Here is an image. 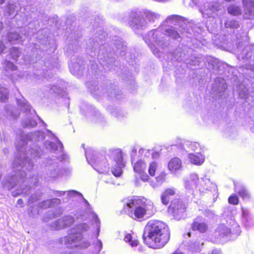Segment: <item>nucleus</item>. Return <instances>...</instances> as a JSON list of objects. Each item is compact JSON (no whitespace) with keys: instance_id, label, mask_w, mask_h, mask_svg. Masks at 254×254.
Masks as SVG:
<instances>
[{"instance_id":"nucleus-33","label":"nucleus","mask_w":254,"mask_h":254,"mask_svg":"<svg viewBox=\"0 0 254 254\" xmlns=\"http://www.w3.org/2000/svg\"><path fill=\"white\" fill-rule=\"evenodd\" d=\"M200 186L203 191L204 190H208L210 191H212L213 190L215 191L216 189V185L211 182L210 179L206 177L201 179Z\"/></svg>"},{"instance_id":"nucleus-40","label":"nucleus","mask_w":254,"mask_h":254,"mask_svg":"<svg viewBox=\"0 0 254 254\" xmlns=\"http://www.w3.org/2000/svg\"><path fill=\"white\" fill-rule=\"evenodd\" d=\"M237 90L238 91L239 96L241 98L246 99L248 94V89L243 83L237 86Z\"/></svg>"},{"instance_id":"nucleus-63","label":"nucleus","mask_w":254,"mask_h":254,"mask_svg":"<svg viewBox=\"0 0 254 254\" xmlns=\"http://www.w3.org/2000/svg\"><path fill=\"white\" fill-rule=\"evenodd\" d=\"M65 193V191H56L55 192V194L58 196L63 195Z\"/></svg>"},{"instance_id":"nucleus-28","label":"nucleus","mask_w":254,"mask_h":254,"mask_svg":"<svg viewBox=\"0 0 254 254\" xmlns=\"http://www.w3.org/2000/svg\"><path fill=\"white\" fill-rule=\"evenodd\" d=\"M188 160L189 162L196 166L201 165L205 159L204 156L199 152L194 153H189L188 154Z\"/></svg>"},{"instance_id":"nucleus-46","label":"nucleus","mask_w":254,"mask_h":254,"mask_svg":"<svg viewBox=\"0 0 254 254\" xmlns=\"http://www.w3.org/2000/svg\"><path fill=\"white\" fill-rule=\"evenodd\" d=\"M187 64L190 65H199L201 62V58L200 57H192L190 60L184 61Z\"/></svg>"},{"instance_id":"nucleus-7","label":"nucleus","mask_w":254,"mask_h":254,"mask_svg":"<svg viewBox=\"0 0 254 254\" xmlns=\"http://www.w3.org/2000/svg\"><path fill=\"white\" fill-rule=\"evenodd\" d=\"M207 61L208 68L212 70L214 74L220 75H222L223 74L225 75V76L217 77L212 87V90L216 95V97H222L223 93L227 87L226 79H231V77H229V75H227L225 73V68L228 67V65L215 59H210Z\"/></svg>"},{"instance_id":"nucleus-38","label":"nucleus","mask_w":254,"mask_h":254,"mask_svg":"<svg viewBox=\"0 0 254 254\" xmlns=\"http://www.w3.org/2000/svg\"><path fill=\"white\" fill-rule=\"evenodd\" d=\"M224 26L226 28L237 29L240 27V22L232 18H227L224 20Z\"/></svg>"},{"instance_id":"nucleus-36","label":"nucleus","mask_w":254,"mask_h":254,"mask_svg":"<svg viewBox=\"0 0 254 254\" xmlns=\"http://www.w3.org/2000/svg\"><path fill=\"white\" fill-rule=\"evenodd\" d=\"M228 13L234 16H238L242 14V9L240 5L231 4L227 8Z\"/></svg>"},{"instance_id":"nucleus-5","label":"nucleus","mask_w":254,"mask_h":254,"mask_svg":"<svg viewBox=\"0 0 254 254\" xmlns=\"http://www.w3.org/2000/svg\"><path fill=\"white\" fill-rule=\"evenodd\" d=\"M143 239L149 247L160 249L164 247L170 239V232L164 222L150 221L145 227Z\"/></svg>"},{"instance_id":"nucleus-1","label":"nucleus","mask_w":254,"mask_h":254,"mask_svg":"<svg viewBox=\"0 0 254 254\" xmlns=\"http://www.w3.org/2000/svg\"><path fill=\"white\" fill-rule=\"evenodd\" d=\"M45 138V133L42 131H36L33 133L25 134L22 130L17 135L16 148L17 155L12 163L13 171L2 182L4 187L8 190H11L17 185H19L20 190L13 192L15 196L20 194H28L31 187L27 186L25 177L27 175L26 171H31L34 166L33 159L36 160L39 159L43 154L41 148L37 145L28 147L27 145L28 141H40Z\"/></svg>"},{"instance_id":"nucleus-61","label":"nucleus","mask_w":254,"mask_h":254,"mask_svg":"<svg viewBox=\"0 0 254 254\" xmlns=\"http://www.w3.org/2000/svg\"><path fill=\"white\" fill-rule=\"evenodd\" d=\"M25 31L26 29L24 30L23 29H22L21 30H20V31L21 32L22 34L23 35L25 38H28L30 36V33L28 31L26 33Z\"/></svg>"},{"instance_id":"nucleus-31","label":"nucleus","mask_w":254,"mask_h":254,"mask_svg":"<svg viewBox=\"0 0 254 254\" xmlns=\"http://www.w3.org/2000/svg\"><path fill=\"white\" fill-rule=\"evenodd\" d=\"M65 83L63 80L60 79L58 80L57 85H54L50 88V90L53 93L62 96L65 92Z\"/></svg>"},{"instance_id":"nucleus-14","label":"nucleus","mask_w":254,"mask_h":254,"mask_svg":"<svg viewBox=\"0 0 254 254\" xmlns=\"http://www.w3.org/2000/svg\"><path fill=\"white\" fill-rule=\"evenodd\" d=\"M237 55L239 60H254V45L239 43L237 47Z\"/></svg>"},{"instance_id":"nucleus-53","label":"nucleus","mask_w":254,"mask_h":254,"mask_svg":"<svg viewBox=\"0 0 254 254\" xmlns=\"http://www.w3.org/2000/svg\"><path fill=\"white\" fill-rule=\"evenodd\" d=\"M228 202L230 204L236 205L239 203V198L236 194H232L228 198Z\"/></svg>"},{"instance_id":"nucleus-45","label":"nucleus","mask_w":254,"mask_h":254,"mask_svg":"<svg viewBox=\"0 0 254 254\" xmlns=\"http://www.w3.org/2000/svg\"><path fill=\"white\" fill-rule=\"evenodd\" d=\"M8 97V90L7 88L0 87V100L4 102L7 100Z\"/></svg>"},{"instance_id":"nucleus-12","label":"nucleus","mask_w":254,"mask_h":254,"mask_svg":"<svg viewBox=\"0 0 254 254\" xmlns=\"http://www.w3.org/2000/svg\"><path fill=\"white\" fill-rule=\"evenodd\" d=\"M137 150L133 148L131 153V160L133 165L134 172L137 174L140 177L141 180L143 182H146L149 179V176L145 172L146 168V164L145 161L142 159H140L135 162V159L134 156L136 153Z\"/></svg>"},{"instance_id":"nucleus-41","label":"nucleus","mask_w":254,"mask_h":254,"mask_svg":"<svg viewBox=\"0 0 254 254\" xmlns=\"http://www.w3.org/2000/svg\"><path fill=\"white\" fill-rule=\"evenodd\" d=\"M8 40L10 42L16 41H22L25 40V38H23L21 35L17 32H10L7 35Z\"/></svg>"},{"instance_id":"nucleus-55","label":"nucleus","mask_w":254,"mask_h":254,"mask_svg":"<svg viewBox=\"0 0 254 254\" xmlns=\"http://www.w3.org/2000/svg\"><path fill=\"white\" fill-rule=\"evenodd\" d=\"M16 5L13 3H9L7 5V13L9 15H14L15 12Z\"/></svg>"},{"instance_id":"nucleus-62","label":"nucleus","mask_w":254,"mask_h":254,"mask_svg":"<svg viewBox=\"0 0 254 254\" xmlns=\"http://www.w3.org/2000/svg\"><path fill=\"white\" fill-rule=\"evenodd\" d=\"M34 180V181L33 182V185L32 186H35L37 185V184L38 183V179L37 178V177H35V178H32V179H30L29 180V182H30V185H31V184L33 183V181Z\"/></svg>"},{"instance_id":"nucleus-39","label":"nucleus","mask_w":254,"mask_h":254,"mask_svg":"<svg viewBox=\"0 0 254 254\" xmlns=\"http://www.w3.org/2000/svg\"><path fill=\"white\" fill-rule=\"evenodd\" d=\"M6 114L9 119L15 120L19 116V112L13 106L8 105L5 107Z\"/></svg>"},{"instance_id":"nucleus-30","label":"nucleus","mask_w":254,"mask_h":254,"mask_svg":"<svg viewBox=\"0 0 254 254\" xmlns=\"http://www.w3.org/2000/svg\"><path fill=\"white\" fill-rule=\"evenodd\" d=\"M182 166V161L178 157L171 159L168 164V169L172 173H175L177 171L180 170Z\"/></svg>"},{"instance_id":"nucleus-6","label":"nucleus","mask_w":254,"mask_h":254,"mask_svg":"<svg viewBox=\"0 0 254 254\" xmlns=\"http://www.w3.org/2000/svg\"><path fill=\"white\" fill-rule=\"evenodd\" d=\"M123 211L130 217L140 219L146 216L150 217L156 212L153 203L144 197H133L125 203Z\"/></svg>"},{"instance_id":"nucleus-27","label":"nucleus","mask_w":254,"mask_h":254,"mask_svg":"<svg viewBox=\"0 0 254 254\" xmlns=\"http://www.w3.org/2000/svg\"><path fill=\"white\" fill-rule=\"evenodd\" d=\"M191 228L193 231H198L200 233H204L207 230L208 226L201 217H198L192 223Z\"/></svg>"},{"instance_id":"nucleus-3","label":"nucleus","mask_w":254,"mask_h":254,"mask_svg":"<svg viewBox=\"0 0 254 254\" xmlns=\"http://www.w3.org/2000/svg\"><path fill=\"white\" fill-rule=\"evenodd\" d=\"M183 21V17L178 15H171L167 17L158 28L150 30L144 37L143 40L149 47L154 55L157 57L161 56L162 51L169 45L168 37L177 40L181 35L177 30V28L171 27L170 28L164 27L167 24L179 25Z\"/></svg>"},{"instance_id":"nucleus-18","label":"nucleus","mask_w":254,"mask_h":254,"mask_svg":"<svg viewBox=\"0 0 254 254\" xmlns=\"http://www.w3.org/2000/svg\"><path fill=\"white\" fill-rule=\"evenodd\" d=\"M244 19H254V0H242Z\"/></svg>"},{"instance_id":"nucleus-37","label":"nucleus","mask_w":254,"mask_h":254,"mask_svg":"<svg viewBox=\"0 0 254 254\" xmlns=\"http://www.w3.org/2000/svg\"><path fill=\"white\" fill-rule=\"evenodd\" d=\"M61 203V200L59 198H52L46 200L40 203L39 206L41 208L45 209L50 207H53L58 205Z\"/></svg>"},{"instance_id":"nucleus-35","label":"nucleus","mask_w":254,"mask_h":254,"mask_svg":"<svg viewBox=\"0 0 254 254\" xmlns=\"http://www.w3.org/2000/svg\"><path fill=\"white\" fill-rule=\"evenodd\" d=\"M56 64H57V63H54V64L52 65L50 61L45 62L44 65L45 68H43V71L42 72L40 71V73L42 74V76L47 78H50V74L52 73L51 70H54L55 66H56V68H58V65H56Z\"/></svg>"},{"instance_id":"nucleus-25","label":"nucleus","mask_w":254,"mask_h":254,"mask_svg":"<svg viewBox=\"0 0 254 254\" xmlns=\"http://www.w3.org/2000/svg\"><path fill=\"white\" fill-rule=\"evenodd\" d=\"M86 116L89 121L95 123L102 122L103 119V116L93 107L88 109Z\"/></svg>"},{"instance_id":"nucleus-59","label":"nucleus","mask_w":254,"mask_h":254,"mask_svg":"<svg viewBox=\"0 0 254 254\" xmlns=\"http://www.w3.org/2000/svg\"><path fill=\"white\" fill-rule=\"evenodd\" d=\"M67 195L68 197H69V198H70V197H72L73 196H82L81 194L79 192L75 191V190H73L67 191Z\"/></svg>"},{"instance_id":"nucleus-19","label":"nucleus","mask_w":254,"mask_h":254,"mask_svg":"<svg viewBox=\"0 0 254 254\" xmlns=\"http://www.w3.org/2000/svg\"><path fill=\"white\" fill-rule=\"evenodd\" d=\"M241 221L243 225L246 229L252 228L254 225V220L249 210L246 207H241Z\"/></svg>"},{"instance_id":"nucleus-56","label":"nucleus","mask_w":254,"mask_h":254,"mask_svg":"<svg viewBox=\"0 0 254 254\" xmlns=\"http://www.w3.org/2000/svg\"><path fill=\"white\" fill-rule=\"evenodd\" d=\"M95 245V252L99 253L102 250L103 245L101 240L97 239Z\"/></svg>"},{"instance_id":"nucleus-58","label":"nucleus","mask_w":254,"mask_h":254,"mask_svg":"<svg viewBox=\"0 0 254 254\" xmlns=\"http://www.w3.org/2000/svg\"><path fill=\"white\" fill-rule=\"evenodd\" d=\"M41 196V194L40 193H37L32 195L29 199V203H33L34 202L38 200Z\"/></svg>"},{"instance_id":"nucleus-34","label":"nucleus","mask_w":254,"mask_h":254,"mask_svg":"<svg viewBox=\"0 0 254 254\" xmlns=\"http://www.w3.org/2000/svg\"><path fill=\"white\" fill-rule=\"evenodd\" d=\"M235 190L243 199L248 200L250 198V194L244 185L235 184Z\"/></svg>"},{"instance_id":"nucleus-48","label":"nucleus","mask_w":254,"mask_h":254,"mask_svg":"<svg viewBox=\"0 0 254 254\" xmlns=\"http://www.w3.org/2000/svg\"><path fill=\"white\" fill-rule=\"evenodd\" d=\"M186 145L189 149L193 151H198L200 148L199 144L196 142H187Z\"/></svg>"},{"instance_id":"nucleus-16","label":"nucleus","mask_w":254,"mask_h":254,"mask_svg":"<svg viewBox=\"0 0 254 254\" xmlns=\"http://www.w3.org/2000/svg\"><path fill=\"white\" fill-rule=\"evenodd\" d=\"M74 219L70 215L65 216L51 224V227L53 230H60L70 226L74 222Z\"/></svg>"},{"instance_id":"nucleus-52","label":"nucleus","mask_w":254,"mask_h":254,"mask_svg":"<svg viewBox=\"0 0 254 254\" xmlns=\"http://www.w3.org/2000/svg\"><path fill=\"white\" fill-rule=\"evenodd\" d=\"M220 7V3L217 1H213L209 4V7L211 9V10L213 12L219 10Z\"/></svg>"},{"instance_id":"nucleus-10","label":"nucleus","mask_w":254,"mask_h":254,"mask_svg":"<svg viewBox=\"0 0 254 254\" xmlns=\"http://www.w3.org/2000/svg\"><path fill=\"white\" fill-rule=\"evenodd\" d=\"M234 210L228 209L224 213L226 223L220 225L216 230L220 238L231 239L233 236L235 237L241 233L240 227L234 219Z\"/></svg>"},{"instance_id":"nucleus-43","label":"nucleus","mask_w":254,"mask_h":254,"mask_svg":"<svg viewBox=\"0 0 254 254\" xmlns=\"http://www.w3.org/2000/svg\"><path fill=\"white\" fill-rule=\"evenodd\" d=\"M88 70L89 74H98V71L101 70V69L99 66L97 65L94 61H91L90 62V67L88 68Z\"/></svg>"},{"instance_id":"nucleus-29","label":"nucleus","mask_w":254,"mask_h":254,"mask_svg":"<svg viewBox=\"0 0 254 254\" xmlns=\"http://www.w3.org/2000/svg\"><path fill=\"white\" fill-rule=\"evenodd\" d=\"M16 101L19 107L24 112L29 113L31 115L36 114L35 111L34 110H32L31 106L22 96L20 98H16Z\"/></svg>"},{"instance_id":"nucleus-22","label":"nucleus","mask_w":254,"mask_h":254,"mask_svg":"<svg viewBox=\"0 0 254 254\" xmlns=\"http://www.w3.org/2000/svg\"><path fill=\"white\" fill-rule=\"evenodd\" d=\"M83 61L81 59L77 61H71L69 64V68L71 73L76 76L81 75L83 73L84 69Z\"/></svg>"},{"instance_id":"nucleus-51","label":"nucleus","mask_w":254,"mask_h":254,"mask_svg":"<svg viewBox=\"0 0 254 254\" xmlns=\"http://www.w3.org/2000/svg\"><path fill=\"white\" fill-rule=\"evenodd\" d=\"M4 64L5 65L4 68L6 70H15L16 69V66L12 63L6 60H5Z\"/></svg>"},{"instance_id":"nucleus-49","label":"nucleus","mask_w":254,"mask_h":254,"mask_svg":"<svg viewBox=\"0 0 254 254\" xmlns=\"http://www.w3.org/2000/svg\"><path fill=\"white\" fill-rule=\"evenodd\" d=\"M157 167L158 164L157 162L155 161H153L150 164L148 169V172L150 176H154L155 175V173L157 168Z\"/></svg>"},{"instance_id":"nucleus-8","label":"nucleus","mask_w":254,"mask_h":254,"mask_svg":"<svg viewBox=\"0 0 254 254\" xmlns=\"http://www.w3.org/2000/svg\"><path fill=\"white\" fill-rule=\"evenodd\" d=\"M89 228L88 225L86 223L77 225L72 229L71 234L59 239V243L70 249H86L90 246V242L84 238L82 233L87 231Z\"/></svg>"},{"instance_id":"nucleus-11","label":"nucleus","mask_w":254,"mask_h":254,"mask_svg":"<svg viewBox=\"0 0 254 254\" xmlns=\"http://www.w3.org/2000/svg\"><path fill=\"white\" fill-rule=\"evenodd\" d=\"M87 86L95 97L106 96L112 98L116 97L119 99V97H118L119 91L117 90L116 87L114 85H112L111 83L106 85H101L99 87L95 83L92 84L90 82H88Z\"/></svg>"},{"instance_id":"nucleus-54","label":"nucleus","mask_w":254,"mask_h":254,"mask_svg":"<svg viewBox=\"0 0 254 254\" xmlns=\"http://www.w3.org/2000/svg\"><path fill=\"white\" fill-rule=\"evenodd\" d=\"M139 154L145 158H148L151 154V152L149 150L144 149H140L138 151Z\"/></svg>"},{"instance_id":"nucleus-57","label":"nucleus","mask_w":254,"mask_h":254,"mask_svg":"<svg viewBox=\"0 0 254 254\" xmlns=\"http://www.w3.org/2000/svg\"><path fill=\"white\" fill-rule=\"evenodd\" d=\"M190 250L193 252H199L200 251V244L199 242H195L190 246Z\"/></svg>"},{"instance_id":"nucleus-4","label":"nucleus","mask_w":254,"mask_h":254,"mask_svg":"<svg viewBox=\"0 0 254 254\" xmlns=\"http://www.w3.org/2000/svg\"><path fill=\"white\" fill-rule=\"evenodd\" d=\"M86 158L90 164L99 174H107L109 172V161L113 163L111 172L115 177H120L123 173V168L125 167L123 160V153L120 149H111L106 153V156L99 155L94 150L88 149L85 151Z\"/></svg>"},{"instance_id":"nucleus-23","label":"nucleus","mask_w":254,"mask_h":254,"mask_svg":"<svg viewBox=\"0 0 254 254\" xmlns=\"http://www.w3.org/2000/svg\"><path fill=\"white\" fill-rule=\"evenodd\" d=\"M84 201L86 205L87 206V213L88 215V217L92 218L93 222L95 225V226L96 227V238H98V237L100 233V221L96 213L93 212L92 210V208L88 203V202L85 199H84Z\"/></svg>"},{"instance_id":"nucleus-60","label":"nucleus","mask_w":254,"mask_h":254,"mask_svg":"<svg viewBox=\"0 0 254 254\" xmlns=\"http://www.w3.org/2000/svg\"><path fill=\"white\" fill-rule=\"evenodd\" d=\"M204 215L208 217L212 218L214 215L213 211L208 210H206L204 212Z\"/></svg>"},{"instance_id":"nucleus-44","label":"nucleus","mask_w":254,"mask_h":254,"mask_svg":"<svg viewBox=\"0 0 254 254\" xmlns=\"http://www.w3.org/2000/svg\"><path fill=\"white\" fill-rule=\"evenodd\" d=\"M125 242L128 243L132 247H136L138 245V241L133 238L130 234H127L124 238Z\"/></svg>"},{"instance_id":"nucleus-21","label":"nucleus","mask_w":254,"mask_h":254,"mask_svg":"<svg viewBox=\"0 0 254 254\" xmlns=\"http://www.w3.org/2000/svg\"><path fill=\"white\" fill-rule=\"evenodd\" d=\"M39 43L41 45V47L40 46L36 43L35 44V49L37 50V54L38 55L39 53H42V51L38 50L39 49H42V51L46 50H49L50 52H54L56 49V46L54 41H52L51 43L48 41L47 38H44L43 39H40Z\"/></svg>"},{"instance_id":"nucleus-24","label":"nucleus","mask_w":254,"mask_h":254,"mask_svg":"<svg viewBox=\"0 0 254 254\" xmlns=\"http://www.w3.org/2000/svg\"><path fill=\"white\" fill-rule=\"evenodd\" d=\"M238 71L248 80H250L249 78H254V64H248L246 62L245 65L239 68Z\"/></svg>"},{"instance_id":"nucleus-50","label":"nucleus","mask_w":254,"mask_h":254,"mask_svg":"<svg viewBox=\"0 0 254 254\" xmlns=\"http://www.w3.org/2000/svg\"><path fill=\"white\" fill-rule=\"evenodd\" d=\"M20 51L19 50L15 47H12L10 50V56L12 59L15 61H16L17 58L19 57Z\"/></svg>"},{"instance_id":"nucleus-42","label":"nucleus","mask_w":254,"mask_h":254,"mask_svg":"<svg viewBox=\"0 0 254 254\" xmlns=\"http://www.w3.org/2000/svg\"><path fill=\"white\" fill-rule=\"evenodd\" d=\"M37 124V121L35 119L28 117L25 120L23 121L22 125L24 127H32L36 126Z\"/></svg>"},{"instance_id":"nucleus-15","label":"nucleus","mask_w":254,"mask_h":254,"mask_svg":"<svg viewBox=\"0 0 254 254\" xmlns=\"http://www.w3.org/2000/svg\"><path fill=\"white\" fill-rule=\"evenodd\" d=\"M169 211L176 219H180L185 215V206L181 200L174 199L171 201Z\"/></svg>"},{"instance_id":"nucleus-64","label":"nucleus","mask_w":254,"mask_h":254,"mask_svg":"<svg viewBox=\"0 0 254 254\" xmlns=\"http://www.w3.org/2000/svg\"><path fill=\"white\" fill-rule=\"evenodd\" d=\"M4 48L5 46L4 45L3 43L1 41H0V53L3 51Z\"/></svg>"},{"instance_id":"nucleus-20","label":"nucleus","mask_w":254,"mask_h":254,"mask_svg":"<svg viewBox=\"0 0 254 254\" xmlns=\"http://www.w3.org/2000/svg\"><path fill=\"white\" fill-rule=\"evenodd\" d=\"M45 163V166L48 168L47 173L49 177L55 178L60 176V169L58 163L55 162V160L47 159Z\"/></svg>"},{"instance_id":"nucleus-47","label":"nucleus","mask_w":254,"mask_h":254,"mask_svg":"<svg viewBox=\"0 0 254 254\" xmlns=\"http://www.w3.org/2000/svg\"><path fill=\"white\" fill-rule=\"evenodd\" d=\"M165 174L164 173H161L159 174L157 177H156V180L157 183L151 184L153 188H155L158 186L161 185L163 182L165 181Z\"/></svg>"},{"instance_id":"nucleus-32","label":"nucleus","mask_w":254,"mask_h":254,"mask_svg":"<svg viewBox=\"0 0 254 254\" xmlns=\"http://www.w3.org/2000/svg\"><path fill=\"white\" fill-rule=\"evenodd\" d=\"M176 193V189L174 188L167 189L161 195V202L164 205H167L171 196Z\"/></svg>"},{"instance_id":"nucleus-26","label":"nucleus","mask_w":254,"mask_h":254,"mask_svg":"<svg viewBox=\"0 0 254 254\" xmlns=\"http://www.w3.org/2000/svg\"><path fill=\"white\" fill-rule=\"evenodd\" d=\"M24 61L26 64H35V65H34V67L36 68V70L37 71V73L34 72V74L35 75L36 78H37V76H38L40 75L42 76V74L40 73V71L42 72L43 71V68H44L45 67H42V69H39L38 68L40 67V66H39V65H41L43 63V61H42V60H40V59H38V60H36L35 62V60L33 59H31V57L29 56L28 55L25 56L24 57Z\"/></svg>"},{"instance_id":"nucleus-2","label":"nucleus","mask_w":254,"mask_h":254,"mask_svg":"<svg viewBox=\"0 0 254 254\" xmlns=\"http://www.w3.org/2000/svg\"><path fill=\"white\" fill-rule=\"evenodd\" d=\"M108 36L106 32L103 31L101 29H99L95 34V37L93 39H90L85 48L87 51H90L89 55L92 57L97 56L100 64L105 70L114 69V67L117 65V62L115 57H113L114 53L116 56H125L127 60L129 57V54L126 52L127 50V46L125 44L122 39L115 36L110 41V45L112 46L113 52L109 44L103 43L107 41Z\"/></svg>"},{"instance_id":"nucleus-13","label":"nucleus","mask_w":254,"mask_h":254,"mask_svg":"<svg viewBox=\"0 0 254 254\" xmlns=\"http://www.w3.org/2000/svg\"><path fill=\"white\" fill-rule=\"evenodd\" d=\"M198 175L195 173H191L189 177L185 181V186L186 190V193L189 197L192 198L194 195V190L198 188L200 192H203V190L200 186Z\"/></svg>"},{"instance_id":"nucleus-17","label":"nucleus","mask_w":254,"mask_h":254,"mask_svg":"<svg viewBox=\"0 0 254 254\" xmlns=\"http://www.w3.org/2000/svg\"><path fill=\"white\" fill-rule=\"evenodd\" d=\"M46 131L48 136L53 140L52 141H50L48 144L47 143L45 144L46 147L51 149L53 151H58L62 153L63 145L62 142L50 130L47 129Z\"/></svg>"},{"instance_id":"nucleus-9","label":"nucleus","mask_w":254,"mask_h":254,"mask_svg":"<svg viewBox=\"0 0 254 254\" xmlns=\"http://www.w3.org/2000/svg\"><path fill=\"white\" fill-rule=\"evenodd\" d=\"M159 17L158 13L150 10L143 12L132 11L129 14V25L133 31L137 32L147 28L150 24L154 23Z\"/></svg>"}]
</instances>
